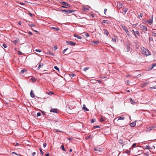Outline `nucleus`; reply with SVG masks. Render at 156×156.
<instances>
[{
  "label": "nucleus",
  "instance_id": "nucleus-26",
  "mask_svg": "<svg viewBox=\"0 0 156 156\" xmlns=\"http://www.w3.org/2000/svg\"><path fill=\"white\" fill-rule=\"evenodd\" d=\"M47 55H52V56L54 55V54L53 53L50 52H49V51L47 53Z\"/></svg>",
  "mask_w": 156,
  "mask_h": 156
},
{
  "label": "nucleus",
  "instance_id": "nucleus-21",
  "mask_svg": "<svg viewBox=\"0 0 156 156\" xmlns=\"http://www.w3.org/2000/svg\"><path fill=\"white\" fill-rule=\"evenodd\" d=\"M83 109L85 111H89V109L85 107V105H83Z\"/></svg>",
  "mask_w": 156,
  "mask_h": 156
},
{
  "label": "nucleus",
  "instance_id": "nucleus-58",
  "mask_svg": "<svg viewBox=\"0 0 156 156\" xmlns=\"http://www.w3.org/2000/svg\"><path fill=\"white\" fill-rule=\"evenodd\" d=\"M19 144L18 143H16V144L15 145V146H19Z\"/></svg>",
  "mask_w": 156,
  "mask_h": 156
},
{
  "label": "nucleus",
  "instance_id": "nucleus-44",
  "mask_svg": "<svg viewBox=\"0 0 156 156\" xmlns=\"http://www.w3.org/2000/svg\"><path fill=\"white\" fill-rule=\"evenodd\" d=\"M141 151H139L137 152V154L136 155H139L141 154Z\"/></svg>",
  "mask_w": 156,
  "mask_h": 156
},
{
  "label": "nucleus",
  "instance_id": "nucleus-34",
  "mask_svg": "<svg viewBox=\"0 0 156 156\" xmlns=\"http://www.w3.org/2000/svg\"><path fill=\"white\" fill-rule=\"evenodd\" d=\"M57 49V47L56 46H55L52 48V49L54 51L56 50Z\"/></svg>",
  "mask_w": 156,
  "mask_h": 156
},
{
  "label": "nucleus",
  "instance_id": "nucleus-41",
  "mask_svg": "<svg viewBox=\"0 0 156 156\" xmlns=\"http://www.w3.org/2000/svg\"><path fill=\"white\" fill-rule=\"evenodd\" d=\"M89 69V68L88 67H85L84 68L83 71H86L87 70H88Z\"/></svg>",
  "mask_w": 156,
  "mask_h": 156
},
{
  "label": "nucleus",
  "instance_id": "nucleus-49",
  "mask_svg": "<svg viewBox=\"0 0 156 156\" xmlns=\"http://www.w3.org/2000/svg\"><path fill=\"white\" fill-rule=\"evenodd\" d=\"M143 16V13H140V14L138 16L139 17H142Z\"/></svg>",
  "mask_w": 156,
  "mask_h": 156
},
{
  "label": "nucleus",
  "instance_id": "nucleus-32",
  "mask_svg": "<svg viewBox=\"0 0 156 156\" xmlns=\"http://www.w3.org/2000/svg\"><path fill=\"white\" fill-rule=\"evenodd\" d=\"M27 71V70L25 69H23L21 70V73L22 74L24 72H26Z\"/></svg>",
  "mask_w": 156,
  "mask_h": 156
},
{
  "label": "nucleus",
  "instance_id": "nucleus-45",
  "mask_svg": "<svg viewBox=\"0 0 156 156\" xmlns=\"http://www.w3.org/2000/svg\"><path fill=\"white\" fill-rule=\"evenodd\" d=\"M126 34L128 36L129 34V32L128 31V30L125 31Z\"/></svg>",
  "mask_w": 156,
  "mask_h": 156
},
{
  "label": "nucleus",
  "instance_id": "nucleus-28",
  "mask_svg": "<svg viewBox=\"0 0 156 156\" xmlns=\"http://www.w3.org/2000/svg\"><path fill=\"white\" fill-rule=\"evenodd\" d=\"M74 36L76 37H77L78 39H80L82 38L80 36H78L77 35L75 34Z\"/></svg>",
  "mask_w": 156,
  "mask_h": 156
},
{
  "label": "nucleus",
  "instance_id": "nucleus-30",
  "mask_svg": "<svg viewBox=\"0 0 156 156\" xmlns=\"http://www.w3.org/2000/svg\"><path fill=\"white\" fill-rule=\"evenodd\" d=\"M13 43L15 45L16 44L18 43V41L17 40H15L13 41Z\"/></svg>",
  "mask_w": 156,
  "mask_h": 156
},
{
  "label": "nucleus",
  "instance_id": "nucleus-39",
  "mask_svg": "<svg viewBox=\"0 0 156 156\" xmlns=\"http://www.w3.org/2000/svg\"><path fill=\"white\" fill-rule=\"evenodd\" d=\"M69 76L71 78H72L74 76H75V75L74 74H69Z\"/></svg>",
  "mask_w": 156,
  "mask_h": 156
},
{
  "label": "nucleus",
  "instance_id": "nucleus-1",
  "mask_svg": "<svg viewBox=\"0 0 156 156\" xmlns=\"http://www.w3.org/2000/svg\"><path fill=\"white\" fill-rule=\"evenodd\" d=\"M143 53L144 55L146 56L150 55V52H149V50L145 49L144 48Z\"/></svg>",
  "mask_w": 156,
  "mask_h": 156
},
{
  "label": "nucleus",
  "instance_id": "nucleus-3",
  "mask_svg": "<svg viewBox=\"0 0 156 156\" xmlns=\"http://www.w3.org/2000/svg\"><path fill=\"white\" fill-rule=\"evenodd\" d=\"M62 12H64L67 13H71L75 11L74 10H61Z\"/></svg>",
  "mask_w": 156,
  "mask_h": 156
},
{
  "label": "nucleus",
  "instance_id": "nucleus-48",
  "mask_svg": "<svg viewBox=\"0 0 156 156\" xmlns=\"http://www.w3.org/2000/svg\"><path fill=\"white\" fill-rule=\"evenodd\" d=\"M68 49V48H66L64 49V50L63 51L62 53L63 54H64L65 51H66Z\"/></svg>",
  "mask_w": 156,
  "mask_h": 156
},
{
  "label": "nucleus",
  "instance_id": "nucleus-35",
  "mask_svg": "<svg viewBox=\"0 0 156 156\" xmlns=\"http://www.w3.org/2000/svg\"><path fill=\"white\" fill-rule=\"evenodd\" d=\"M135 33L136 34H136H137V35L139 36L140 35V34L139 32L138 31H135Z\"/></svg>",
  "mask_w": 156,
  "mask_h": 156
},
{
  "label": "nucleus",
  "instance_id": "nucleus-9",
  "mask_svg": "<svg viewBox=\"0 0 156 156\" xmlns=\"http://www.w3.org/2000/svg\"><path fill=\"white\" fill-rule=\"evenodd\" d=\"M94 150L95 151H98L99 152H101L102 151V149L98 147H95L94 148Z\"/></svg>",
  "mask_w": 156,
  "mask_h": 156
},
{
  "label": "nucleus",
  "instance_id": "nucleus-20",
  "mask_svg": "<svg viewBox=\"0 0 156 156\" xmlns=\"http://www.w3.org/2000/svg\"><path fill=\"white\" fill-rule=\"evenodd\" d=\"M50 111L51 112L56 113L57 112V109H54V108H52V109H51Z\"/></svg>",
  "mask_w": 156,
  "mask_h": 156
},
{
  "label": "nucleus",
  "instance_id": "nucleus-29",
  "mask_svg": "<svg viewBox=\"0 0 156 156\" xmlns=\"http://www.w3.org/2000/svg\"><path fill=\"white\" fill-rule=\"evenodd\" d=\"M54 132H56V133H58V132H62V131L58 130V129H54Z\"/></svg>",
  "mask_w": 156,
  "mask_h": 156
},
{
  "label": "nucleus",
  "instance_id": "nucleus-46",
  "mask_svg": "<svg viewBox=\"0 0 156 156\" xmlns=\"http://www.w3.org/2000/svg\"><path fill=\"white\" fill-rule=\"evenodd\" d=\"M28 25L30 27H33L34 26V25L33 24H29Z\"/></svg>",
  "mask_w": 156,
  "mask_h": 156
},
{
  "label": "nucleus",
  "instance_id": "nucleus-56",
  "mask_svg": "<svg viewBox=\"0 0 156 156\" xmlns=\"http://www.w3.org/2000/svg\"><path fill=\"white\" fill-rule=\"evenodd\" d=\"M152 35L154 36H155L156 35V33H152Z\"/></svg>",
  "mask_w": 156,
  "mask_h": 156
},
{
  "label": "nucleus",
  "instance_id": "nucleus-7",
  "mask_svg": "<svg viewBox=\"0 0 156 156\" xmlns=\"http://www.w3.org/2000/svg\"><path fill=\"white\" fill-rule=\"evenodd\" d=\"M72 102L73 103L72 104H73V105H71L70 103L69 105V109H73L75 107V106L74 105V104H75V102L73 101Z\"/></svg>",
  "mask_w": 156,
  "mask_h": 156
},
{
  "label": "nucleus",
  "instance_id": "nucleus-64",
  "mask_svg": "<svg viewBox=\"0 0 156 156\" xmlns=\"http://www.w3.org/2000/svg\"><path fill=\"white\" fill-rule=\"evenodd\" d=\"M153 40V38L152 37H149V40L150 41H152Z\"/></svg>",
  "mask_w": 156,
  "mask_h": 156
},
{
  "label": "nucleus",
  "instance_id": "nucleus-6",
  "mask_svg": "<svg viewBox=\"0 0 156 156\" xmlns=\"http://www.w3.org/2000/svg\"><path fill=\"white\" fill-rule=\"evenodd\" d=\"M156 128V126H152L151 127L148 128L147 129V131L148 132H150L151 130L154 129Z\"/></svg>",
  "mask_w": 156,
  "mask_h": 156
},
{
  "label": "nucleus",
  "instance_id": "nucleus-31",
  "mask_svg": "<svg viewBox=\"0 0 156 156\" xmlns=\"http://www.w3.org/2000/svg\"><path fill=\"white\" fill-rule=\"evenodd\" d=\"M61 148L62 149L63 151H65L66 150V149H65L64 148V146L63 145H62L61 146Z\"/></svg>",
  "mask_w": 156,
  "mask_h": 156
},
{
  "label": "nucleus",
  "instance_id": "nucleus-51",
  "mask_svg": "<svg viewBox=\"0 0 156 156\" xmlns=\"http://www.w3.org/2000/svg\"><path fill=\"white\" fill-rule=\"evenodd\" d=\"M104 121V119L103 118H101L100 119V121L101 122H103Z\"/></svg>",
  "mask_w": 156,
  "mask_h": 156
},
{
  "label": "nucleus",
  "instance_id": "nucleus-18",
  "mask_svg": "<svg viewBox=\"0 0 156 156\" xmlns=\"http://www.w3.org/2000/svg\"><path fill=\"white\" fill-rule=\"evenodd\" d=\"M37 79L34 77H32L30 79L31 81L33 82H35L37 81Z\"/></svg>",
  "mask_w": 156,
  "mask_h": 156
},
{
  "label": "nucleus",
  "instance_id": "nucleus-61",
  "mask_svg": "<svg viewBox=\"0 0 156 156\" xmlns=\"http://www.w3.org/2000/svg\"><path fill=\"white\" fill-rule=\"evenodd\" d=\"M18 53L20 55H22V53L20 51L18 52Z\"/></svg>",
  "mask_w": 156,
  "mask_h": 156
},
{
  "label": "nucleus",
  "instance_id": "nucleus-16",
  "mask_svg": "<svg viewBox=\"0 0 156 156\" xmlns=\"http://www.w3.org/2000/svg\"><path fill=\"white\" fill-rule=\"evenodd\" d=\"M132 105H134L135 103V101L134 100H133L131 98L129 99Z\"/></svg>",
  "mask_w": 156,
  "mask_h": 156
},
{
  "label": "nucleus",
  "instance_id": "nucleus-50",
  "mask_svg": "<svg viewBox=\"0 0 156 156\" xmlns=\"http://www.w3.org/2000/svg\"><path fill=\"white\" fill-rule=\"evenodd\" d=\"M41 115V113L40 112H37V116H39Z\"/></svg>",
  "mask_w": 156,
  "mask_h": 156
},
{
  "label": "nucleus",
  "instance_id": "nucleus-62",
  "mask_svg": "<svg viewBox=\"0 0 156 156\" xmlns=\"http://www.w3.org/2000/svg\"><path fill=\"white\" fill-rule=\"evenodd\" d=\"M97 81H98V82L99 83H101V81L100 80H97Z\"/></svg>",
  "mask_w": 156,
  "mask_h": 156
},
{
  "label": "nucleus",
  "instance_id": "nucleus-60",
  "mask_svg": "<svg viewBox=\"0 0 156 156\" xmlns=\"http://www.w3.org/2000/svg\"><path fill=\"white\" fill-rule=\"evenodd\" d=\"M107 11V9H104V13L105 15H106V12Z\"/></svg>",
  "mask_w": 156,
  "mask_h": 156
},
{
  "label": "nucleus",
  "instance_id": "nucleus-47",
  "mask_svg": "<svg viewBox=\"0 0 156 156\" xmlns=\"http://www.w3.org/2000/svg\"><path fill=\"white\" fill-rule=\"evenodd\" d=\"M151 88L152 89H156V85L152 87H151Z\"/></svg>",
  "mask_w": 156,
  "mask_h": 156
},
{
  "label": "nucleus",
  "instance_id": "nucleus-52",
  "mask_svg": "<svg viewBox=\"0 0 156 156\" xmlns=\"http://www.w3.org/2000/svg\"><path fill=\"white\" fill-rule=\"evenodd\" d=\"M47 145L46 143H44L43 144V146L44 147H45Z\"/></svg>",
  "mask_w": 156,
  "mask_h": 156
},
{
  "label": "nucleus",
  "instance_id": "nucleus-12",
  "mask_svg": "<svg viewBox=\"0 0 156 156\" xmlns=\"http://www.w3.org/2000/svg\"><path fill=\"white\" fill-rule=\"evenodd\" d=\"M99 41H95L91 42V44L92 45H95L99 43Z\"/></svg>",
  "mask_w": 156,
  "mask_h": 156
},
{
  "label": "nucleus",
  "instance_id": "nucleus-8",
  "mask_svg": "<svg viewBox=\"0 0 156 156\" xmlns=\"http://www.w3.org/2000/svg\"><path fill=\"white\" fill-rule=\"evenodd\" d=\"M90 8V7L89 6H83V10L84 11H87L89 10V9Z\"/></svg>",
  "mask_w": 156,
  "mask_h": 156
},
{
  "label": "nucleus",
  "instance_id": "nucleus-63",
  "mask_svg": "<svg viewBox=\"0 0 156 156\" xmlns=\"http://www.w3.org/2000/svg\"><path fill=\"white\" fill-rule=\"evenodd\" d=\"M40 152H41V153L42 154H43V152L42 151L41 149L40 148Z\"/></svg>",
  "mask_w": 156,
  "mask_h": 156
},
{
  "label": "nucleus",
  "instance_id": "nucleus-42",
  "mask_svg": "<svg viewBox=\"0 0 156 156\" xmlns=\"http://www.w3.org/2000/svg\"><path fill=\"white\" fill-rule=\"evenodd\" d=\"M95 121V119H92L91 120V123H94Z\"/></svg>",
  "mask_w": 156,
  "mask_h": 156
},
{
  "label": "nucleus",
  "instance_id": "nucleus-53",
  "mask_svg": "<svg viewBox=\"0 0 156 156\" xmlns=\"http://www.w3.org/2000/svg\"><path fill=\"white\" fill-rule=\"evenodd\" d=\"M136 145V143L133 144V145H132V147H134Z\"/></svg>",
  "mask_w": 156,
  "mask_h": 156
},
{
  "label": "nucleus",
  "instance_id": "nucleus-54",
  "mask_svg": "<svg viewBox=\"0 0 156 156\" xmlns=\"http://www.w3.org/2000/svg\"><path fill=\"white\" fill-rule=\"evenodd\" d=\"M28 34L29 35H33V34L30 31H29L28 32Z\"/></svg>",
  "mask_w": 156,
  "mask_h": 156
},
{
  "label": "nucleus",
  "instance_id": "nucleus-5",
  "mask_svg": "<svg viewBox=\"0 0 156 156\" xmlns=\"http://www.w3.org/2000/svg\"><path fill=\"white\" fill-rule=\"evenodd\" d=\"M66 43L68 45L74 46L76 45L75 43L71 41H67Z\"/></svg>",
  "mask_w": 156,
  "mask_h": 156
},
{
  "label": "nucleus",
  "instance_id": "nucleus-19",
  "mask_svg": "<svg viewBox=\"0 0 156 156\" xmlns=\"http://www.w3.org/2000/svg\"><path fill=\"white\" fill-rule=\"evenodd\" d=\"M135 125H136V122H133L130 123V126L132 127H134L135 126Z\"/></svg>",
  "mask_w": 156,
  "mask_h": 156
},
{
  "label": "nucleus",
  "instance_id": "nucleus-23",
  "mask_svg": "<svg viewBox=\"0 0 156 156\" xmlns=\"http://www.w3.org/2000/svg\"><path fill=\"white\" fill-rule=\"evenodd\" d=\"M148 84V83H143L141 84V87H144L146 86H147Z\"/></svg>",
  "mask_w": 156,
  "mask_h": 156
},
{
  "label": "nucleus",
  "instance_id": "nucleus-10",
  "mask_svg": "<svg viewBox=\"0 0 156 156\" xmlns=\"http://www.w3.org/2000/svg\"><path fill=\"white\" fill-rule=\"evenodd\" d=\"M121 26L122 28L125 31V32L128 30L127 28L123 25H121Z\"/></svg>",
  "mask_w": 156,
  "mask_h": 156
},
{
  "label": "nucleus",
  "instance_id": "nucleus-15",
  "mask_svg": "<svg viewBox=\"0 0 156 156\" xmlns=\"http://www.w3.org/2000/svg\"><path fill=\"white\" fill-rule=\"evenodd\" d=\"M118 119L117 120V121L119 122V121L120 120H123L125 119V117H120L119 116L118 117Z\"/></svg>",
  "mask_w": 156,
  "mask_h": 156
},
{
  "label": "nucleus",
  "instance_id": "nucleus-24",
  "mask_svg": "<svg viewBox=\"0 0 156 156\" xmlns=\"http://www.w3.org/2000/svg\"><path fill=\"white\" fill-rule=\"evenodd\" d=\"M51 29L54 30L56 31H58V30H60L59 28H56V27H51Z\"/></svg>",
  "mask_w": 156,
  "mask_h": 156
},
{
  "label": "nucleus",
  "instance_id": "nucleus-17",
  "mask_svg": "<svg viewBox=\"0 0 156 156\" xmlns=\"http://www.w3.org/2000/svg\"><path fill=\"white\" fill-rule=\"evenodd\" d=\"M30 95L32 98H34L35 96L33 92V91L31 90L30 92Z\"/></svg>",
  "mask_w": 156,
  "mask_h": 156
},
{
  "label": "nucleus",
  "instance_id": "nucleus-37",
  "mask_svg": "<svg viewBox=\"0 0 156 156\" xmlns=\"http://www.w3.org/2000/svg\"><path fill=\"white\" fill-rule=\"evenodd\" d=\"M150 147L148 145H146L145 146V149H150Z\"/></svg>",
  "mask_w": 156,
  "mask_h": 156
},
{
  "label": "nucleus",
  "instance_id": "nucleus-14",
  "mask_svg": "<svg viewBox=\"0 0 156 156\" xmlns=\"http://www.w3.org/2000/svg\"><path fill=\"white\" fill-rule=\"evenodd\" d=\"M130 50V44H128L126 45V51L129 52Z\"/></svg>",
  "mask_w": 156,
  "mask_h": 156
},
{
  "label": "nucleus",
  "instance_id": "nucleus-57",
  "mask_svg": "<svg viewBox=\"0 0 156 156\" xmlns=\"http://www.w3.org/2000/svg\"><path fill=\"white\" fill-rule=\"evenodd\" d=\"M36 154V152H34L32 153V155L33 156H34Z\"/></svg>",
  "mask_w": 156,
  "mask_h": 156
},
{
  "label": "nucleus",
  "instance_id": "nucleus-33",
  "mask_svg": "<svg viewBox=\"0 0 156 156\" xmlns=\"http://www.w3.org/2000/svg\"><path fill=\"white\" fill-rule=\"evenodd\" d=\"M119 142L120 144H122L123 143V141L122 140H120L119 141Z\"/></svg>",
  "mask_w": 156,
  "mask_h": 156
},
{
  "label": "nucleus",
  "instance_id": "nucleus-22",
  "mask_svg": "<svg viewBox=\"0 0 156 156\" xmlns=\"http://www.w3.org/2000/svg\"><path fill=\"white\" fill-rule=\"evenodd\" d=\"M128 8H126L123 11V12H122V13L124 14V15H125L126 12L128 11Z\"/></svg>",
  "mask_w": 156,
  "mask_h": 156
},
{
  "label": "nucleus",
  "instance_id": "nucleus-59",
  "mask_svg": "<svg viewBox=\"0 0 156 156\" xmlns=\"http://www.w3.org/2000/svg\"><path fill=\"white\" fill-rule=\"evenodd\" d=\"M154 67V66L152 65V66L150 67V69H152Z\"/></svg>",
  "mask_w": 156,
  "mask_h": 156
},
{
  "label": "nucleus",
  "instance_id": "nucleus-43",
  "mask_svg": "<svg viewBox=\"0 0 156 156\" xmlns=\"http://www.w3.org/2000/svg\"><path fill=\"white\" fill-rule=\"evenodd\" d=\"M54 68L56 70H57L59 71V69L58 68L57 66H54Z\"/></svg>",
  "mask_w": 156,
  "mask_h": 156
},
{
  "label": "nucleus",
  "instance_id": "nucleus-11",
  "mask_svg": "<svg viewBox=\"0 0 156 156\" xmlns=\"http://www.w3.org/2000/svg\"><path fill=\"white\" fill-rule=\"evenodd\" d=\"M104 34H106L107 36H108L109 34V32L107 29H104Z\"/></svg>",
  "mask_w": 156,
  "mask_h": 156
},
{
  "label": "nucleus",
  "instance_id": "nucleus-13",
  "mask_svg": "<svg viewBox=\"0 0 156 156\" xmlns=\"http://www.w3.org/2000/svg\"><path fill=\"white\" fill-rule=\"evenodd\" d=\"M61 4L66 5L68 7H69L70 6V5L69 4L67 3L66 2H61Z\"/></svg>",
  "mask_w": 156,
  "mask_h": 156
},
{
  "label": "nucleus",
  "instance_id": "nucleus-25",
  "mask_svg": "<svg viewBox=\"0 0 156 156\" xmlns=\"http://www.w3.org/2000/svg\"><path fill=\"white\" fill-rule=\"evenodd\" d=\"M112 41L113 42H116V37H113L112 38Z\"/></svg>",
  "mask_w": 156,
  "mask_h": 156
},
{
  "label": "nucleus",
  "instance_id": "nucleus-2",
  "mask_svg": "<svg viewBox=\"0 0 156 156\" xmlns=\"http://www.w3.org/2000/svg\"><path fill=\"white\" fill-rule=\"evenodd\" d=\"M153 16L152 15L151 18L149 20H147L146 21V22L149 24L150 25H151L153 24Z\"/></svg>",
  "mask_w": 156,
  "mask_h": 156
},
{
  "label": "nucleus",
  "instance_id": "nucleus-40",
  "mask_svg": "<svg viewBox=\"0 0 156 156\" xmlns=\"http://www.w3.org/2000/svg\"><path fill=\"white\" fill-rule=\"evenodd\" d=\"M83 34H85V35L86 36V37H88L89 36V34L87 33H83Z\"/></svg>",
  "mask_w": 156,
  "mask_h": 156
},
{
  "label": "nucleus",
  "instance_id": "nucleus-36",
  "mask_svg": "<svg viewBox=\"0 0 156 156\" xmlns=\"http://www.w3.org/2000/svg\"><path fill=\"white\" fill-rule=\"evenodd\" d=\"M35 51L37 52H41V50L39 49H36L34 50Z\"/></svg>",
  "mask_w": 156,
  "mask_h": 156
},
{
  "label": "nucleus",
  "instance_id": "nucleus-27",
  "mask_svg": "<svg viewBox=\"0 0 156 156\" xmlns=\"http://www.w3.org/2000/svg\"><path fill=\"white\" fill-rule=\"evenodd\" d=\"M123 6V4H122L120 3L119 4V5L118 6V8H119V9H120L121 8H122V7Z\"/></svg>",
  "mask_w": 156,
  "mask_h": 156
},
{
  "label": "nucleus",
  "instance_id": "nucleus-4",
  "mask_svg": "<svg viewBox=\"0 0 156 156\" xmlns=\"http://www.w3.org/2000/svg\"><path fill=\"white\" fill-rule=\"evenodd\" d=\"M140 27L142 30L145 31H147V28L146 26L142 25H140Z\"/></svg>",
  "mask_w": 156,
  "mask_h": 156
},
{
  "label": "nucleus",
  "instance_id": "nucleus-55",
  "mask_svg": "<svg viewBox=\"0 0 156 156\" xmlns=\"http://www.w3.org/2000/svg\"><path fill=\"white\" fill-rule=\"evenodd\" d=\"M41 67V63H40V64H39V65L38 66V67L37 68V69H40V68Z\"/></svg>",
  "mask_w": 156,
  "mask_h": 156
},
{
  "label": "nucleus",
  "instance_id": "nucleus-38",
  "mask_svg": "<svg viewBox=\"0 0 156 156\" xmlns=\"http://www.w3.org/2000/svg\"><path fill=\"white\" fill-rule=\"evenodd\" d=\"M2 46L5 48H6L7 47V45L5 44H3Z\"/></svg>",
  "mask_w": 156,
  "mask_h": 156
}]
</instances>
